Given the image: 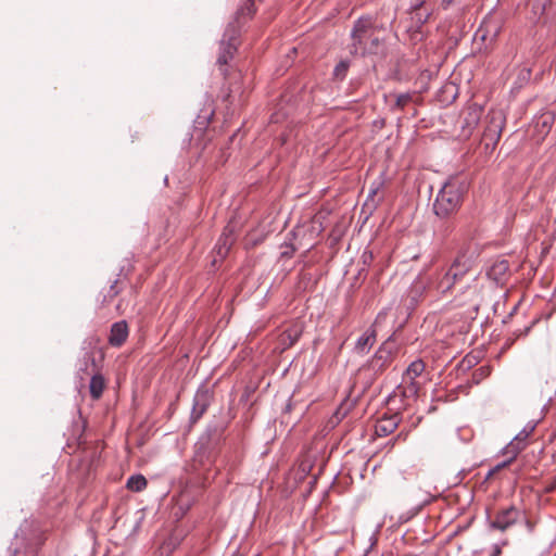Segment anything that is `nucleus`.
<instances>
[{
    "label": "nucleus",
    "instance_id": "1",
    "mask_svg": "<svg viewBox=\"0 0 556 556\" xmlns=\"http://www.w3.org/2000/svg\"><path fill=\"white\" fill-rule=\"evenodd\" d=\"M473 265L475 252L468 249L460 250L447 268L435 274V277L428 285V290L437 295H446L456 285L462 283L467 278L476 281V276L472 275Z\"/></svg>",
    "mask_w": 556,
    "mask_h": 556
},
{
    "label": "nucleus",
    "instance_id": "2",
    "mask_svg": "<svg viewBox=\"0 0 556 556\" xmlns=\"http://www.w3.org/2000/svg\"><path fill=\"white\" fill-rule=\"evenodd\" d=\"M382 27L369 15L357 18L351 29L349 50L352 55L368 56L382 53L384 39L381 37Z\"/></svg>",
    "mask_w": 556,
    "mask_h": 556
},
{
    "label": "nucleus",
    "instance_id": "3",
    "mask_svg": "<svg viewBox=\"0 0 556 556\" xmlns=\"http://www.w3.org/2000/svg\"><path fill=\"white\" fill-rule=\"evenodd\" d=\"M468 189L465 177L451 176L440 189L434 203L433 212L441 218H447L455 214L463 202V197Z\"/></svg>",
    "mask_w": 556,
    "mask_h": 556
},
{
    "label": "nucleus",
    "instance_id": "4",
    "mask_svg": "<svg viewBox=\"0 0 556 556\" xmlns=\"http://www.w3.org/2000/svg\"><path fill=\"white\" fill-rule=\"evenodd\" d=\"M485 128L482 135V141L485 147L494 148L501 139L502 130L505 125V115L501 110H491L485 117Z\"/></svg>",
    "mask_w": 556,
    "mask_h": 556
},
{
    "label": "nucleus",
    "instance_id": "5",
    "mask_svg": "<svg viewBox=\"0 0 556 556\" xmlns=\"http://www.w3.org/2000/svg\"><path fill=\"white\" fill-rule=\"evenodd\" d=\"M238 36V30L233 26H229L220 41L217 63L220 66V71L224 76L226 75L224 66L228 64L229 60H231L237 52Z\"/></svg>",
    "mask_w": 556,
    "mask_h": 556
},
{
    "label": "nucleus",
    "instance_id": "6",
    "mask_svg": "<svg viewBox=\"0 0 556 556\" xmlns=\"http://www.w3.org/2000/svg\"><path fill=\"white\" fill-rule=\"evenodd\" d=\"M520 519H523L522 511L515 506H509L495 514L494 518L490 521V527L500 531H506Z\"/></svg>",
    "mask_w": 556,
    "mask_h": 556
},
{
    "label": "nucleus",
    "instance_id": "7",
    "mask_svg": "<svg viewBox=\"0 0 556 556\" xmlns=\"http://www.w3.org/2000/svg\"><path fill=\"white\" fill-rule=\"evenodd\" d=\"M23 528L15 534L12 556H37V547L24 536Z\"/></svg>",
    "mask_w": 556,
    "mask_h": 556
},
{
    "label": "nucleus",
    "instance_id": "8",
    "mask_svg": "<svg viewBox=\"0 0 556 556\" xmlns=\"http://www.w3.org/2000/svg\"><path fill=\"white\" fill-rule=\"evenodd\" d=\"M425 368H426L425 363L420 359H417V361H414L413 363H410V365L407 367V369L404 374L403 381L405 383H409L407 391L412 395L416 394L417 390H418V386L415 382V379L417 377H419L425 371Z\"/></svg>",
    "mask_w": 556,
    "mask_h": 556
},
{
    "label": "nucleus",
    "instance_id": "9",
    "mask_svg": "<svg viewBox=\"0 0 556 556\" xmlns=\"http://www.w3.org/2000/svg\"><path fill=\"white\" fill-rule=\"evenodd\" d=\"M128 334L129 329L127 323L125 320L116 321L111 326L109 343L112 346L119 348L126 342Z\"/></svg>",
    "mask_w": 556,
    "mask_h": 556
},
{
    "label": "nucleus",
    "instance_id": "10",
    "mask_svg": "<svg viewBox=\"0 0 556 556\" xmlns=\"http://www.w3.org/2000/svg\"><path fill=\"white\" fill-rule=\"evenodd\" d=\"M211 395L207 390H199L193 399V406L191 410V420L198 421L206 412L210 405Z\"/></svg>",
    "mask_w": 556,
    "mask_h": 556
},
{
    "label": "nucleus",
    "instance_id": "11",
    "mask_svg": "<svg viewBox=\"0 0 556 556\" xmlns=\"http://www.w3.org/2000/svg\"><path fill=\"white\" fill-rule=\"evenodd\" d=\"M400 421L401 417L397 414L383 416L377 420L375 432L378 437H387L397 428Z\"/></svg>",
    "mask_w": 556,
    "mask_h": 556
},
{
    "label": "nucleus",
    "instance_id": "12",
    "mask_svg": "<svg viewBox=\"0 0 556 556\" xmlns=\"http://www.w3.org/2000/svg\"><path fill=\"white\" fill-rule=\"evenodd\" d=\"M392 353L387 346L383 344L379 348V350L375 353L374 357L369 363V367L376 372L381 374L391 363Z\"/></svg>",
    "mask_w": 556,
    "mask_h": 556
},
{
    "label": "nucleus",
    "instance_id": "13",
    "mask_svg": "<svg viewBox=\"0 0 556 556\" xmlns=\"http://www.w3.org/2000/svg\"><path fill=\"white\" fill-rule=\"evenodd\" d=\"M233 231V227L231 225H227L217 241L215 250L220 258H224L228 254L235 242Z\"/></svg>",
    "mask_w": 556,
    "mask_h": 556
},
{
    "label": "nucleus",
    "instance_id": "14",
    "mask_svg": "<svg viewBox=\"0 0 556 556\" xmlns=\"http://www.w3.org/2000/svg\"><path fill=\"white\" fill-rule=\"evenodd\" d=\"M482 112L483 110L480 105L476 103L470 104L464 112V127L469 129L475 128L482 116Z\"/></svg>",
    "mask_w": 556,
    "mask_h": 556
},
{
    "label": "nucleus",
    "instance_id": "15",
    "mask_svg": "<svg viewBox=\"0 0 556 556\" xmlns=\"http://www.w3.org/2000/svg\"><path fill=\"white\" fill-rule=\"evenodd\" d=\"M376 342V330L367 329L356 341L355 349L359 353L367 352Z\"/></svg>",
    "mask_w": 556,
    "mask_h": 556
},
{
    "label": "nucleus",
    "instance_id": "16",
    "mask_svg": "<svg viewBox=\"0 0 556 556\" xmlns=\"http://www.w3.org/2000/svg\"><path fill=\"white\" fill-rule=\"evenodd\" d=\"M105 389V379L104 377L96 372L92 375L89 383V392L93 400H99L102 396V393Z\"/></svg>",
    "mask_w": 556,
    "mask_h": 556
},
{
    "label": "nucleus",
    "instance_id": "17",
    "mask_svg": "<svg viewBox=\"0 0 556 556\" xmlns=\"http://www.w3.org/2000/svg\"><path fill=\"white\" fill-rule=\"evenodd\" d=\"M302 334V329L301 327H299L298 325H294L288 329H286L281 334H280V342L286 346V348H290L300 338V336Z\"/></svg>",
    "mask_w": 556,
    "mask_h": 556
},
{
    "label": "nucleus",
    "instance_id": "18",
    "mask_svg": "<svg viewBox=\"0 0 556 556\" xmlns=\"http://www.w3.org/2000/svg\"><path fill=\"white\" fill-rule=\"evenodd\" d=\"M509 270V263L506 260L496 261L489 270V276L494 280H500Z\"/></svg>",
    "mask_w": 556,
    "mask_h": 556
},
{
    "label": "nucleus",
    "instance_id": "19",
    "mask_svg": "<svg viewBox=\"0 0 556 556\" xmlns=\"http://www.w3.org/2000/svg\"><path fill=\"white\" fill-rule=\"evenodd\" d=\"M527 446V443L520 442V440L513 439L504 448L503 453L510 457V460H514L517 455L523 451Z\"/></svg>",
    "mask_w": 556,
    "mask_h": 556
},
{
    "label": "nucleus",
    "instance_id": "20",
    "mask_svg": "<svg viewBox=\"0 0 556 556\" xmlns=\"http://www.w3.org/2000/svg\"><path fill=\"white\" fill-rule=\"evenodd\" d=\"M148 481L142 475L130 476L127 480L126 488L134 492H140L147 488Z\"/></svg>",
    "mask_w": 556,
    "mask_h": 556
},
{
    "label": "nucleus",
    "instance_id": "21",
    "mask_svg": "<svg viewBox=\"0 0 556 556\" xmlns=\"http://www.w3.org/2000/svg\"><path fill=\"white\" fill-rule=\"evenodd\" d=\"M531 70L528 66H520L517 68V76L515 80V87L520 89L531 79Z\"/></svg>",
    "mask_w": 556,
    "mask_h": 556
},
{
    "label": "nucleus",
    "instance_id": "22",
    "mask_svg": "<svg viewBox=\"0 0 556 556\" xmlns=\"http://www.w3.org/2000/svg\"><path fill=\"white\" fill-rule=\"evenodd\" d=\"M554 124V116L552 113H544L535 123V127L540 128L541 132L547 134Z\"/></svg>",
    "mask_w": 556,
    "mask_h": 556
},
{
    "label": "nucleus",
    "instance_id": "23",
    "mask_svg": "<svg viewBox=\"0 0 556 556\" xmlns=\"http://www.w3.org/2000/svg\"><path fill=\"white\" fill-rule=\"evenodd\" d=\"M254 2L253 0H244V3L237 11V18L250 17L254 14Z\"/></svg>",
    "mask_w": 556,
    "mask_h": 556
},
{
    "label": "nucleus",
    "instance_id": "24",
    "mask_svg": "<svg viewBox=\"0 0 556 556\" xmlns=\"http://www.w3.org/2000/svg\"><path fill=\"white\" fill-rule=\"evenodd\" d=\"M531 5L536 16L545 14L548 7H551L549 0H531Z\"/></svg>",
    "mask_w": 556,
    "mask_h": 556
},
{
    "label": "nucleus",
    "instance_id": "25",
    "mask_svg": "<svg viewBox=\"0 0 556 556\" xmlns=\"http://www.w3.org/2000/svg\"><path fill=\"white\" fill-rule=\"evenodd\" d=\"M350 63L348 61H341L339 64H337L333 71L334 77L338 79H343L346 75Z\"/></svg>",
    "mask_w": 556,
    "mask_h": 556
},
{
    "label": "nucleus",
    "instance_id": "26",
    "mask_svg": "<svg viewBox=\"0 0 556 556\" xmlns=\"http://www.w3.org/2000/svg\"><path fill=\"white\" fill-rule=\"evenodd\" d=\"M413 97L410 93H401L396 96L395 108L403 110L408 103H410Z\"/></svg>",
    "mask_w": 556,
    "mask_h": 556
},
{
    "label": "nucleus",
    "instance_id": "27",
    "mask_svg": "<svg viewBox=\"0 0 556 556\" xmlns=\"http://www.w3.org/2000/svg\"><path fill=\"white\" fill-rule=\"evenodd\" d=\"M513 460H510V457H508L507 460H504L500 464H497L496 466H494L486 475V479H490L492 478L493 476H495L497 472H500L502 469L506 468Z\"/></svg>",
    "mask_w": 556,
    "mask_h": 556
},
{
    "label": "nucleus",
    "instance_id": "28",
    "mask_svg": "<svg viewBox=\"0 0 556 556\" xmlns=\"http://www.w3.org/2000/svg\"><path fill=\"white\" fill-rule=\"evenodd\" d=\"M534 430V426H531L529 428H523L518 434L515 435L514 439L516 440H520V442H525L527 443V439L529 438V435L532 433V431Z\"/></svg>",
    "mask_w": 556,
    "mask_h": 556
},
{
    "label": "nucleus",
    "instance_id": "29",
    "mask_svg": "<svg viewBox=\"0 0 556 556\" xmlns=\"http://www.w3.org/2000/svg\"><path fill=\"white\" fill-rule=\"evenodd\" d=\"M555 490H556V477H555V478H553L551 481H548V482L545 484V486H544V491H545L546 493H551V492H553V491H555Z\"/></svg>",
    "mask_w": 556,
    "mask_h": 556
},
{
    "label": "nucleus",
    "instance_id": "30",
    "mask_svg": "<svg viewBox=\"0 0 556 556\" xmlns=\"http://www.w3.org/2000/svg\"><path fill=\"white\" fill-rule=\"evenodd\" d=\"M502 553V548L498 544H495L492 546V552L490 554V556H500Z\"/></svg>",
    "mask_w": 556,
    "mask_h": 556
},
{
    "label": "nucleus",
    "instance_id": "31",
    "mask_svg": "<svg viewBox=\"0 0 556 556\" xmlns=\"http://www.w3.org/2000/svg\"><path fill=\"white\" fill-rule=\"evenodd\" d=\"M118 293V290L116 289V283L112 285L111 288H110V298H114L115 295H117Z\"/></svg>",
    "mask_w": 556,
    "mask_h": 556
},
{
    "label": "nucleus",
    "instance_id": "32",
    "mask_svg": "<svg viewBox=\"0 0 556 556\" xmlns=\"http://www.w3.org/2000/svg\"><path fill=\"white\" fill-rule=\"evenodd\" d=\"M377 190L378 188H370L368 197L374 198V195L377 193Z\"/></svg>",
    "mask_w": 556,
    "mask_h": 556
},
{
    "label": "nucleus",
    "instance_id": "33",
    "mask_svg": "<svg viewBox=\"0 0 556 556\" xmlns=\"http://www.w3.org/2000/svg\"><path fill=\"white\" fill-rule=\"evenodd\" d=\"M90 358H91L92 366H96V361H94L93 356H90Z\"/></svg>",
    "mask_w": 556,
    "mask_h": 556
},
{
    "label": "nucleus",
    "instance_id": "34",
    "mask_svg": "<svg viewBox=\"0 0 556 556\" xmlns=\"http://www.w3.org/2000/svg\"><path fill=\"white\" fill-rule=\"evenodd\" d=\"M467 287H468L469 290L473 289V291H476V289L471 288V286L468 285Z\"/></svg>",
    "mask_w": 556,
    "mask_h": 556
}]
</instances>
